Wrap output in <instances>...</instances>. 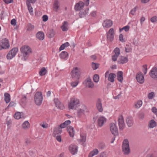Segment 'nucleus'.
<instances>
[{
    "instance_id": "obj_1",
    "label": "nucleus",
    "mask_w": 157,
    "mask_h": 157,
    "mask_svg": "<svg viewBox=\"0 0 157 157\" xmlns=\"http://www.w3.org/2000/svg\"><path fill=\"white\" fill-rule=\"evenodd\" d=\"M21 52L22 54L24 57V59L26 60L30 54L32 53L30 48L28 46L25 45L22 46L20 48Z\"/></svg>"
},
{
    "instance_id": "obj_2",
    "label": "nucleus",
    "mask_w": 157,
    "mask_h": 157,
    "mask_svg": "<svg viewBox=\"0 0 157 157\" xmlns=\"http://www.w3.org/2000/svg\"><path fill=\"white\" fill-rule=\"evenodd\" d=\"M79 101L78 99L74 97L71 98L68 104V107L70 109H76V108L79 105Z\"/></svg>"
},
{
    "instance_id": "obj_3",
    "label": "nucleus",
    "mask_w": 157,
    "mask_h": 157,
    "mask_svg": "<svg viewBox=\"0 0 157 157\" xmlns=\"http://www.w3.org/2000/svg\"><path fill=\"white\" fill-rule=\"evenodd\" d=\"M122 150L125 155H128L130 153L129 143L127 139H125L123 142Z\"/></svg>"
},
{
    "instance_id": "obj_4",
    "label": "nucleus",
    "mask_w": 157,
    "mask_h": 157,
    "mask_svg": "<svg viewBox=\"0 0 157 157\" xmlns=\"http://www.w3.org/2000/svg\"><path fill=\"white\" fill-rule=\"evenodd\" d=\"M71 75L73 78L78 80L81 75L80 69L77 67H75L72 71Z\"/></svg>"
},
{
    "instance_id": "obj_5",
    "label": "nucleus",
    "mask_w": 157,
    "mask_h": 157,
    "mask_svg": "<svg viewBox=\"0 0 157 157\" xmlns=\"http://www.w3.org/2000/svg\"><path fill=\"white\" fill-rule=\"evenodd\" d=\"M34 100L36 105H40L41 104L43 100V95L41 92H37L36 93Z\"/></svg>"
},
{
    "instance_id": "obj_6",
    "label": "nucleus",
    "mask_w": 157,
    "mask_h": 157,
    "mask_svg": "<svg viewBox=\"0 0 157 157\" xmlns=\"http://www.w3.org/2000/svg\"><path fill=\"white\" fill-rule=\"evenodd\" d=\"M18 48L15 47L10 50L6 56V58L8 59H11L14 57L18 51Z\"/></svg>"
},
{
    "instance_id": "obj_7",
    "label": "nucleus",
    "mask_w": 157,
    "mask_h": 157,
    "mask_svg": "<svg viewBox=\"0 0 157 157\" xmlns=\"http://www.w3.org/2000/svg\"><path fill=\"white\" fill-rule=\"evenodd\" d=\"M115 33L113 28H111L107 33V40L109 42H112L114 37Z\"/></svg>"
},
{
    "instance_id": "obj_8",
    "label": "nucleus",
    "mask_w": 157,
    "mask_h": 157,
    "mask_svg": "<svg viewBox=\"0 0 157 157\" xmlns=\"http://www.w3.org/2000/svg\"><path fill=\"white\" fill-rule=\"evenodd\" d=\"M110 129L112 134L115 136L118 135V128L114 123H111L110 125Z\"/></svg>"
},
{
    "instance_id": "obj_9",
    "label": "nucleus",
    "mask_w": 157,
    "mask_h": 157,
    "mask_svg": "<svg viewBox=\"0 0 157 157\" xmlns=\"http://www.w3.org/2000/svg\"><path fill=\"white\" fill-rule=\"evenodd\" d=\"M149 74L152 78L157 80V67H153L150 71Z\"/></svg>"
},
{
    "instance_id": "obj_10",
    "label": "nucleus",
    "mask_w": 157,
    "mask_h": 157,
    "mask_svg": "<svg viewBox=\"0 0 157 157\" xmlns=\"http://www.w3.org/2000/svg\"><path fill=\"white\" fill-rule=\"evenodd\" d=\"M69 150L72 155H75L77 153L78 147L75 144H71L69 147Z\"/></svg>"
},
{
    "instance_id": "obj_11",
    "label": "nucleus",
    "mask_w": 157,
    "mask_h": 157,
    "mask_svg": "<svg viewBox=\"0 0 157 157\" xmlns=\"http://www.w3.org/2000/svg\"><path fill=\"white\" fill-rule=\"evenodd\" d=\"M118 124L120 130H123L125 128V125L124 122L123 116L120 115L118 119Z\"/></svg>"
},
{
    "instance_id": "obj_12",
    "label": "nucleus",
    "mask_w": 157,
    "mask_h": 157,
    "mask_svg": "<svg viewBox=\"0 0 157 157\" xmlns=\"http://www.w3.org/2000/svg\"><path fill=\"white\" fill-rule=\"evenodd\" d=\"M137 81L140 84L143 83L144 81V76L141 72H139L136 75Z\"/></svg>"
},
{
    "instance_id": "obj_13",
    "label": "nucleus",
    "mask_w": 157,
    "mask_h": 157,
    "mask_svg": "<svg viewBox=\"0 0 157 157\" xmlns=\"http://www.w3.org/2000/svg\"><path fill=\"white\" fill-rule=\"evenodd\" d=\"M96 106L97 109L99 112H101L103 111L101 101L100 98H98L96 102Z\"/></svg>"
},
{
    "instance_id": "obj_14",
    "label": "nucleus",
    "mask_w": 157,
    "mask_h": 157,
    "mask_svg": "<svg viewBox=\"0 0 157 157\" xmlns=\"http://www.w3.org/2000/svg\"><path fill=\"white\" fill-rule=\"evenodd\" d=\"M2 45L5 49H8L10 48V44L8 40L5 38L1 40Z\"/></svg>"
},
{
    "instance_id": "obj_15",
    "label": "nucleus",
    "mask_w": 157,
    "mask_h": 157,
    "mask_svg": "<svg viewBox=\"0 0 157 157\" xmlns=\"http://www.w3.org/2000/svg\"><path fill=\"white\" fill-rule=\"evenodd\" d=\"M85 4L82 1H80L76 3L75 7V10L76 11H79L82 9L84 7Z\"/></svg>"
},
{
    "instance_id": "obj_16",
    "label": "nucleus",
    "mask_w": 157,
    "mask_h": 157,
    "mask_svg": "<svg viewBox=\"0 0 157 157\" xmlns=\"http://www.w3.org/2000/svg\"><path fill=\"white\" fill-rule=\"evenodd\" d=\"M113 25V22L110 20L106 19L102 23V25L104 27L108 28L110 27Z\"/></svg>"
},
{
    "instance_id": "obj_17",
    "label": "nucleus",
    "mask_w": 157,
    "mask_h": 157,
    "mask_svg": "<svg viewBox=\"0 0 157 157\" xmlns=\"http://www.w3.org/2000/svg\"><path fill=\"white\" fill-rule=\"evenodd\" d=\"M56 107L61 109H64V107L63 105L61 103L57 98H55L54 100Z\"/></svg>"
},
{
    "instance_id": "obj_18",
    "label": "nucleus",
    "mask_w": 157,
    "mask_h": 157,
    "mask_svg": "<svg viewBox=\"0 0 157 157\" xmlns=\"http://www.w3.org/2000/svg\"><path fill=\"white\" fill-rule=\"evenodd\" d=\"M128 61L127 57L121 56H120L117 62L118 63L123 64L127 63Z\"/></svg>"
},
{
    "instance_id": "obj_19",
    "label": "nucleus",
    "mask_w": 157,
    "mask_h": 157,
    "mask_svg": "<svg viewBox=\"0 0 157 157\" xmlns=\"http://www.w3.org/2000/svg\"><path fill=\"white\" fill-rule=\"evenodd\" d=\"M106 121V119L103 117H101L98 118V125L101 127L103 125L104 122Z\"/></svg>"
},
{
    "instance_id": "obj_20",
    "label": "nucleus",
    "mask_w": 157,
    "mask_h": 157,
    "mask_svg": "<svg viewBox=\"0 0 157 157\" xmlns=\"http://www.w3.org/2000/svg\"><path fill=\"white\" fill-rule=\"evenodd\" d=\"M86 110V107L83 106V108L82 109L79 108L77 110V115L79 117H80L84 113V111Z\"/></svg>"
},
{
    "instance_id": "obj_21",
    "label": "nucleus",
    "mask_w": 157,
    "mask_h": 157,
    "mask_svg": "<svg viewBox=\"0 0 157 157\" xmlns=\"http://www.w3.org/2000/svg\"><path fill=\"white\" fill-rule=\"evenodd\" d=\"M67 130L70 136L71 137H73L75 134L73 128L71 126H69L67 128Z\"/></svg>"
},
{
    "instance_id": "obj_22",
    "label": "nucleus",
    "mask_w": 157,
    "mask_h": 157,
    "mask_svg": "<svg viewBox=\"0 0 157 157\" xmlns=\"http://www.w3.org/2000/svg\"><path fill=\"white\" fill-rule=\"evenodd\" d=\"M59 8V2L58 0H55L53 5V9L56 12L58 11Z\"/></svg>"
},
{
    "instance_id": "obj_23",
    "label": "nucleus",
    "mask_w": 157,
    "mask_h": 157,
    "mask_svg": "<svg viewBox=\"0 0 157 157\" xmlns=\"http://www.w3.org/2000/svg\"><path fill=\"white\" fill-rule=\"evenodd\" d=\"M88 8L84 10L80 11L79 13V16L81 18L83 17L88 13Z\"/></svg>"
},
{
    "instance_id": "obj_24",
    "label": "nucleus",
    "mask_w": 157,
    "mask_h": 157,
    "mask_svg": "<svg viewBox=\"0 0 157 157\" xmlns=\"http://www.w3.org/2000/svg\"><path fill=\"white\" fill-rule=\"evenodd\" d=\"M123 73L122 71L118 72L117 74V79L121 82H122L123 80Z\"/></svg>"
},
{
    "instance_id": "obj_25",
    "label": "nucleus",
    "mask_w": 157,
    "mask_h": 157,
    "mask_svg": "<svg viewBox=\"0 0 157 157\" xmlns=\"http://www.w3.org/2000/svg\"><path fill=\"white\" fill-rule=\"evenodd\" d=\"M36 36L37 38L39 40H43L44 37V34L43 32H39L37 33Z\"/></svg>"
},
{
    "instance_id": "obj_26",
    "label": "nucleus",
    "mask_w": 157,
    "mask_h": 157,
    "mask_svg": "<svg viewBox=\"0 0 157 157\" xmlns=\"http://www.w3.org/2000/svg\"><path fill=\"white\" fill-rule=\"evenodd\" d=\"M86 136L85 134L82 133L80 134V139H78V142L79 143H84L86 141Z\"/></svg>"
},
{
    "instance_id": "obj_27",
    "label": "nucleus",
    "mask_w": 157,
    "mask_h": 157,
    "mask_svg": "<svg viewBox=\"0 0 157 157\" xmlns=\"http://www.w3.org/2000/svg\"><path fill=\"white\" fill-rule=\"evenodd\" d=\"M59 56L61 59H65L67 57L68 54L67 52L63 51L60 54Z\"/></svg>"
},
{
    "instance_id": "obj_28",
    "label": "nucleus",
    "mask_w": 157,
    "mask_h": 157,
    "mask_svg": "<svg viewBox=\"0 0 157 157\" xmlns=\"http://www.w3.org/2000/svg\"><path fill=\"white\" fill-rule=\"evenodd\" d=\"M68 23L67 21H65L63 23L62 26L61 27V28L63 31H66L68 30Z\"/></svg>"
},
{
    "instance_id": "obj_29",
    "label": "nucleus",
    "mask_w": 157,
    "mask_h": 157,
    "mask_svg": "<svg viewBox=\"0 0 157 157\" xmlns=\"http://www.w3.org/2000/svg\"><path fill=\"white\" fill-rule=\"evenodd\" d=\"M55 32L52 29L49 30L47 33V36L48 38H51L54 36Z\"/></svg>"
},
{
    "instance_id": "obj_30",
    "label": "nucleus",
    "mask_w": 157,
    "mask_h": 157,
    "mask_svg": "<svg viewBox=\"0 0 157 157\" xmlns=\"http://www.w3.org/2000/svg\"><path fill=\"white\" fill-rule=\"evenodd\" d=\"M127 125L129 127H131L133 124V121L132 118L127 117L126 120Z\"/></svg>"
},
{
    "instance_id": "obj_31",
    "label": "nucleus",
    "mask_w": 157,
    "mask_h": 157,
    "mask_svg": "<svg viewBox=\"0 0 157 157\" xmlns=\"http://www.w3.org/2000/svg\"><path fill=\"white\" fill-rule=\"evenodd\" d=\"M116 76V75L113 73H111L109 74L108 80L111 82H113L114 81V78Z\"/></svg>"
},
{
    "instance_id": "obj_32",
    "label": "nucleus",
    "mask_w": 157,
    "mask_h": 157,
    "mask_svg": "<svg viewBox=\"0 0 157 157\" xmlns=\"http://www.w3.org/2000/svg\"><path fill=\"white\" fill-rule=\"evenodd\" d=\"M132 49L130 44H126L125 48V50L126 52H129L132 51Z\"/></svg>"
},
{
    "instance_id": "obj_33",
    "label": "nucleus",
    "mask_w": 157,
    "mask_h": 157,
    "mask_svg": "<svg viewBox=\"0 0 157 157\" xmlns=\"http://www.w3.org/2000/svg\"><path fill=\"white\" fill-rule=\"evenodd\" d=\"M61 128L59 126L55 128L54 130L53 134H58L62 132Z\"/></svg>"
},
{
    "instance_id": "obj_34",
    "label": "nucleus",
    "mask_w": 157,
    "mask_h": 157,
    "mask_svg": "<svg viewBox=\"0 0 157 157\" xmlns=\"http://www.w3.org/2000/svg\"><path fill=\"white\" fill-rule=\"evenodd\" d=\"M26 4L29 13L31 14H33V9L30 3H29V2H26Z\"/></svg>"
},
{
    "instance_id": "obj_35",
    "label": "nucleus",
    "mask_w": 157,
    "mask_h": 157,
    "mask_svg": "<svg viewBox=\"0 0 157 157\" xmlns=\"http://www.w3.org/2000/svg\"><path fill=\"white\" fill-rule=\"evenodd\" d=\"M5 98L4 100L5 101L6 103H8L10 101V95L7 93H6L4 94Z\"/></svg>"
},
{
    "instance_id": "obj_36",
    "label": "nucleus",
    "mask_w": 157,
    "mask_h": 157,
    "mask_svg": "<svg viewBox=\"0 0 157 157\" xmlns=\"http://www.w3.org/2000/svg\"><path fill=\"white\" fill-rule=\"evenodd\" d=\"M47 73V70L44 67H42L39 72V74L40 76L45 75Z\"/></svg>"
},
{
    "instance_id": "obj_37",
    "label": "nucleus",
    "mask_w": 157,
    "mask_h": 157,
    "mask_svg": "<svg viewBox=\"0 0 157 157\" xmlns=\"http://www.w3.org/2000/svg\"><path fill=\"white\" fill-rule=\"evenodd\" d=\"M71 123V121L70 120L66 121L64 123L61 124L60 125V127L61 128H64L66 127L67 125Z\"/></svg>"
},
{
    "instance_id": "obj_38",
    "label": "nucleus",
    "mask_w": 157,
    "mask_h": 157,
    "mask_svg": "<svg viewBox=\"0 0 157 157\" xmlns=\"http://www.w3.org/2000/svg\"><path fill=\"white\" fill-rule=\"evenodd\" d=\"M22 128L24 129H27L29 128L30 124L28 121H25L22 124Z\"/></svg>"
},
{
    "instance_id": "obj_39",
    "label": "nucleus",
    "mask_w": 157,
    "mask_h": 157,
    "mask_svg": "<svg viewBox=\"0 0 157 157\" xmlns=\"http://www.w3.org/2000/svg\"><path fill=\"white\" fill-rule=\"evenodd\" d=\"M156 125V122L153 120H151L149 124V126L150 128H153Z\"/></svg>"
},
{
    "instance_id": "obj_40",
    "label": "nucleus",
    "mask_w": 157,
    "mask_h": 157,
    "mask_svg": "<svg viewBox=\"0 0 157 157\" xmlns=\"http://www.w3.org/2000/svg\"><path fill=\"white\" fill-rule=\"evenodd\" d=\"M87 82H88L87 85L88 87L89 88H92L94 86V84L93 82L91 81L90 78L87 79Z\"/></svg>"
},
{
    "instance_id": "obj_41",
    "label": "nucleus",
    "mask_w": 157,
    "mask_h": 157,
    "mask_svg": "<svg viewBox=\"0 0 157 157\" xmlns=\"http://www.w3.org/2000/svg\"><path fill=\"white\" fill-rule=\"evenodd\" d=\"M21 103L23 105H25L27 102V98L26 96H22L21 99Z\"/></svg>"
},
{
    "instance_id": "obj_42",
    "label": "nucleus",
    "mask_w": 157,
    "mask_h": 157,
    "mask_svg": "<svg viewBox=\"0 0 157 157\" xmlns=\"http://www.w3.org/2000/svg\"><path fill=\"white\" fill-rule=\"evenodd\" d=\"M142 104V101L140 100H138L137 103L135 104V107L136 108H139L141 106Z\"/></svg>"
},
{
    "instance_id": "obj_43",
    "label": "nucleus",
    "mask_w": 157,
    "mask_h": 157,
    "mask_svg": "<svg viewBox=\"0 0 157 157\" xmlns=\"http://www.w3.org/2000/svg\"><path fill=\"white\" fill-rule=\"evenodd\" d=\"M34 28V25L30 23L28 24L27 25V30L28 31H31L33 30Z\"/></svg>"
},
{
    "instance_id": "obj_44",
    "label": "nucleus",
    "mask_w": 157,
    "mask_h": 157,
    "mask_svg": "<svg viewBox=\"0 0 157 157\" xmlns=\"http://www.w3.org/2000/svg\"><path fill=\"white\" fill-rule=\"evenodd\" d=\"M93 79L94 80V81L96 82L97 83L99 81V77L98 75V74H95L93 76Z\"/></svg>"
},
{
    "instance_id": "obj_45",
    "label": "nucleus",
    "mask_w": 157,
    "mask_h": 157,
    "mask_svg": "<svg viewBox=\"0 0 157 157\" xmlns=\"http://www.w3.org/2000/svg\"><path fill=\"white\" fill-rule=\"evenodd\" d=\"M14 117L17 119H19L21 118V113L19 112H17L14 115Z\"/></svg>"
},
{
    "instance_id": "obj_46",
    "label": "nucleus",
    "mask_w": 157,
    "mask_h": 157,
    "mask_svg": "<svg viewBox=\"0 0 157 157\" xmlns=\"http://www.w3.org/2000/svg\"><path fill=\"white\" fill-rule=\"evenodd\" d=\"M99 64L98 63L92 62V67L94 70H96L99 67Z\"/></svg>"
},
{
    "instance_id": "obj_47",
    "label": "nucleus",
    "mask_w": 157,
    "mask_h": 157,
    "mask_svg": "<svg viewBox=\"0 0 157 157\" xmlns=\"http://www.w3.org/2000/svg\"><path fill=\"white\" fill-rule=\"evenodd\" d=\"M114 52L115 53L114 55H116L117 56H119L120 54V50L118 48H116L114 50Z\"/></svg>"
},
{
    "instance_id": "obj_48",
    "label": "nucleus",
    "mask_w": 157,
    "mask_h": 157,
    "mask_svg": "<svg viewBox=\"0 0 157 157\" xmlns=\"http://www.w3.org/2000/svg\"><path fill=\"white\" fill-rule=\"evenodd\" d=\"M143 70L142 71L144 73V75H145L147 73V64H145L143 66Z\"/></svg>"
},
{
    "instance_id": "obj_49",
    "label": "nucleus",
    "mask_w": 157,
    "mask_h": 157,
    "mask_svg": "<svg viewBox=\"0 0 157 157\" xmlns=\"http://www.w3.org/2000/svg\"><path fill=\"white\" fill-rule=\"evenodd\" d=\"M79 81L78 80H76L75 82H72L71 83V85L73 87H76L78 84Z\"/></svg>"
},
{
    "instance_id": "obj_50",
    "label": "nucleus",
    "mask_w": 157,
    "mask_h": 157,
    "mask_svg": "<svg viewBox=\"0 0 157 157\" xmlns=\"http://www.w3.org/2000/svg\"><path fill=\"white\" fill-rule=\"evenodd\" d=\"M151 21L153 23H156L157 21V17L154 16L151 17L150 19Z\"/></svg>"
},
{
    "instance_id": "obj_51",
    "label": "nucleus",
    "mask_w": 157,
    "mask_h": 157,
    "mask_svg": "<svg viewBox=\"0 0 157 157\" xmlns=\"http://www.w3.org/2000/svg\"><path fill=\"white\" fill-rule=\"evenodd\" d=\"M108 154L105 152H101L100 155V157H107Z\"/></svg>"
},
{
    "instance_id": "obj_52",
    "label": "nucleus",
    "mask_w": 157,
    "mask_h": 157,
    "mask_svg": "<svg viewBox=\"0 0 157 157\" xmlns=\"http://www.w3.org/2000/svg\"><path fill=\"white\" fill-rule=\"evenodd\" d=\"M154 95V93L153 92H151L148 95V97L149 99H152Z\"/></svg>"
},
{
    "instance_id": "obj_53",
    "label": "nucleus",
    "mask_w": 157,
    "mask_h": 157,
    "mask_svg": "<svg viewBox=\"0 0 157 157\" xmlns=\"http://www.w3.org/2000/svg\"><path fill=\"white\" fill-rule=\"evenodd\" d=\"M43 21L44 22L46 21L48 19V17L47 15H44L42 17Z\"/></svg>"
},
{
    "instance_id": "obj_54",
    "label": "nucleus",
    "mask_w": 157,
    "mask_h": 157,
    "mask_svg": "<svg viewBox=\"0 0 157 157\" xmlns=\"http://www.w3.org/2000/svg\"><path fill=\"white\" fill-rule=\"evenodd\" d=\"M118 56H117L116 55L113 56L112 58V60L114 62L116 61Z\"/></svg>"
},
{
    "instance_id": "obj_55",
    "label": "nucleus",
    "mask_w": 157,
    "mask_h": 157,
    "mask_svg": "<svg viewBox=\"0 0 157 157\" xmlns=\"http://www.w3.org/2000/svg\"><path fill=\"white\" fill-rule=\"evenodd\" d=\"M17 23L15 19H13L11 21V24L12 25L15 26L16 25Z\"/></svg>"
},
{
    "instance_id": "obj_56",
    "label": "nucleus",
    "mask_w": 157,
    "mask_h": 157,
    "mask_svg": "<svg viewBox=\"0 0 157 157\" xmlns=\"http://www.w3.org/2000/svg\"><path fill=\"white\" fill-rule=\"evenodd\" d=\"M15 105H16V104L14 102H13V101H11L9 104L7 108H9L10 107H11L14 106Z\"/></svg>"
},
{
    "instance_id": "obj_57",
    "label": "nucleus",
    "mask_w": 157,
    "mask_h": 157,
    "mask_svg": "<svg viewBox=\"0 0 157 157\" xmlns=\"http://www.w3.org/2000/svg\"><path fill=\"white\" fill-rule=\"evenodd\" d=\"M152 111L156 115L157 114V109L155 107H153L151 109Z\"/></svg>"
},
{
    "instance_id": "obj_58",
    "label": "nucleus",
    "mask_w": 157,
    "mask_h": 157,
    "mask_svg": "<svg viewBox=\"0 0 157 157\" xmlns=\"http://www.w3.org/2000/svg\"><path fill=\"white\" fill-rule=\"evenodd\" d=\"M4 2L6 4H9L13 2V0H3Z\"/></svg>"
},
{
    "instance_id": "obj_59",
    "label": "nucleus",
    "mask_w": 157,
    "mask_h": 157,
    "mask_svg": "<svg viewBox=\"0 0 157 157\" xmlns=\"http://www.w3.org/2000/svg\"><path fill=\"white\" fill-rule=\"evenodd\" d=\"M119 40L122 42H124V40L123 39V35L122 34H120L119 36Z\"/></svg>"
},
{
    "instance_id": "obj_60",
    "label": "nucleus",
    "mask_w": 157,
    "mask_h": 157,
    "mask_svg": "<svg viewBox=\"0 0 157 157\" xmlns=\"http://www.w3.org/2000/svg\"><path fill=\"white\" fill-rule=\"evenodd\" d=\"M92 152L94 154V155H97L98 153V149H94L92 151Z\"/></svg>"
},
{
    "instance_id": "obj_61",
    "label": "nucleus",
    "mask_w": 157,
    "mask_h": 157,
    "mask_svg": "<svg viewBox=\"0 0 157 157\" xmlns=\"http://www.w3.org/2000/svg\"><path fill=\"white\" fill-rule=\"evenodd\" d=\"M56 139L59 142H61L62 140L61 137L60 136H58L56 137Z\"/></svg>"
},
{
    "instance_id": "obj_62",
    "label": "nucleus",
    "mask_w": 157,
    "mask_h": 157,
    "mask_svg": "<svg viewBox=\"0 0 157 157\" xmlns=\"http://www.w3.org/2000/svg\"><path fill=\"white\" fill-rule=\"evenodd\" d=\"M105 147V145L104 144H99V148L102 149L104 148Z\"/></svg>"
},
{
    "instance_id": "obj_63",
    "label": "nucleus",
    "mask_w": 157,
    "mask_h": 157,
    "mask_svg": "<svg viewBox=\"0 0 157 157\" xmlns=\"http://www.w3.org/2000/svg\"><path fill=\"white\" fill-rule=\"evenodd\" d=\"M129 26L128 25H127L124 27V30L125 32H128L129 30Z\"/></svg>"
},
{
    "instance_id": "obj_64",
    "label": "nucleus",
    "mask_w": 157,
    "mask_h": 157,
    "mask_svg": "<svg viewBox=\"0 0 157 157\" xmlns=\"http://www.w3.org/2000/svg\"><path fill=\"white\" fill-rule=\"evenodd\" d=\"M144 117V114L143 113H140L139 116V117L140 119H143Z\"/></svg>"
}]
</instances>
